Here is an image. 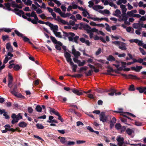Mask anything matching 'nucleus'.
<instances>
[{"instance_id": "423d86ee", "label": "nucleus", "mask_w": 146, "mask_h": 146, "mask_svg": "<svg viewBox=\"0 0 146 146\" xmlns=\"http://www.w3.org/2000/svg\"><path fill=\"white\" fill-rule=\"evenodd\" d=\"M72 54L74 55V57L76 58H78V57L80 55V53L78 51H77L74 48V45L72 46Z\"/></svg>"}, {"instance_id": "393cba45", "label": "nucleus", "mask_w": 146, "mask_h": 146, "mask_svg": "<svg viewBox=\"0 0 146 146\" xmlns=\"http://www.w3.org/2000/svg\"><path fill=\"white\" fill-rule=\"evenodd\" d=\"M120 43V45L119 46V48L123 50H126L127 48L125 45V44L122 42Z\"/></svg>"}, {"instance_id": "c756f323", "label": "nucleus", "mask_w": 146, "mask_h": 146, "mask_svg": "<svg viewBox=\"0 0 146 146\" xmlns=\"http://www.w3.org/2000/svg\"><path fill=\"white\" fill-rule=\"evenodd\" d=\"M127 2V0H118L116 2L117 4L118 5H121L122 3L125 4Z\"/></svg>"}, {"instance_id": "a878e982", "label": "nucleus", "mask_w": 146, "mask_h": 146, "mask_svg": "<svg viewBox=\"0 0 146 146\" xmlns=\"http://www.w3.org/2000/svg\"><path fill=\"white\" fill-rule=\"evenodd\" d=\"M119 17V19H118V21H124L125 22L127 20V17L124 15H122L121 17L120 16Z\"/></svg>"}, {"instance_id": "58836bf2", "label": "nucleus", "mask_w": 146, "mask_h": 146, "mask_svg": "<svg viewBox=\"0 0 146 146\" xmlns=\"http://www.w3.org/2000/svg\"><path fill=\"white\" fill-rule=\"evenodd\" d=\"M27 125V124L24 122H22L19 124V125L21 127H25Z\"/></svg>"}, {"instance_id": "39448f33", "label": "nucleus", "mask_w": 146, "mask_h": 146, "mask_svg": "<svg viewBox=\"0 0 146 146\" xmlns=\"http://www.w3.org/2000/svg\"><path fill=\"white\" fill-rule=\"evenodd\" d=\"M99 116L100 120L103 122H106L107 120L108 116L106 115L105 113L104 112H102Z\"/></svg>"}, {"instance_id": "e433bc0d", "label": "nucleus", "mask_w": 146, "mask_h": 146, "mask_svg": "<svg viewBox=\"0 0 146 146\" xmlns=\"http://www.w3.org/2000/svg\"><path fill=\"white\" fill-rule=\"evenodd\" d=\"M58 139H60V141L62 144H64L66 142V138L64 137H59Z\"/></svg>"}, {"instance_id": "72a5a7b5", "label": "nucleus", "mask_w": 146, "mask_h": 146, "mask_svg": "<svg viewBox=\"0 0 146 146\" xmlns=\"http://www.w3.org/2000/svg\"><path fill=\"white\" fill-rule=\"evenodd\" d=\"M22 68V66L21 65H19L18 64H16L15 65L14 69L15 71H18L21 69Z\"/></svg>"}, {"instance_id": "7ed1b4c3", "label": "nucleus", "mask_w": 146, "mask_h": 146, "mask_svg": "<svg viewBox=\"0 0 146 146\" xmlns=\"http://www.w3.org/2000/svg\"><path fill=\"white\" fill-rule=\"evenodd\" d=\"M11 117L13 119L12 121V123L14 124L18 122V120L22 118V117L20 113H19L17 115L15 113H13L11 116Z\"/></svg>"}, {"instance_id": "4d7b16f0", "label": "nucleus", "mask_w": 146, "mask_h": 146, "mask_svg": "<svg viewBox=\"0 0 146 146\" xmlns=\"http://www.w3.org/2000/svg\"><path fill=\"white\" fill-rule=\"evenodd\" d=\"M36 109L38 112H41L42 110L41 108L39 106H37L36 108Z\"/></svg>"}, {"instance_id": "0e129e2a", "label": "nucleus", "mask_w": 146, "mask_h": 146, "mask_svg": "<svg viewBox=\"0 0 146 146\" xmlns=\"http://www.w3.org/2000/svg\"><path fill=\"white\" fill-rule=\"evenodd\" d=\"M78 58L74 57L73 58V60L76 63H77L78 64L79 62H80V60H78Z\"/></svg>"}, {"instance_id": "ea45409f", "label": "nucleus", "mask_w": 146, "mask_h": 146, "mask_svg": "<svg viewBox=\"0 0 146 146\" xmlns=\"http://www.w3.org/2000/svg\"><path fill=\"white\" fill-rule=\"evenodd\" d=\"M107 59L109 61H112L115 60V58L111 55H109L107 58Z\"/></svg>"}, {"instance_id": "f03ea898", "label": "nucleus", "mask_w": 146, "mask_h": 146, "mask_svg": "<svg viewBox=\"0 0 146 146\" xmlns=\"http://www.w3.org/2000/svg\"><path fill=\"white\" fill-rule=\"evenodd\" d=\"M31 17H34V19H32L31 18H29L28 21H31L32 23L34 24H37L38 20L36 15V13L34 11H32L31 13Z\"/></svg>"}, {"instance_id": "412c9836", "label": "nucleus", "mask_w": 146, "mask_h": 146, "mask_svg": "<svg viewBox=\"0 0 146 146\" xmlns=\"http://www.w3.org/2000/svg\"><path fill=\"white\" fill-rule=\"evenodd\" d=\"M83 27L84 29L86 31L87 33H90L92 29L88 25H84L83 26Z\"/></svg>"}, {"instance_id": "603ef678", "label": "nucleus", "mask_w": 146, "mask_h": 146, "mask_svg": "<svg viewBox=\"0 0 146 146\" xmlns=\"http://www.w3.org/2000/svg\"><path fill=\"white\" fill-rule=\"evenodd\" d=\"M121 125L119 123H116L115 125V127L117 129H121Z\"/></svg>"}, {"instance_id": "5fc2aeb1", "label": "nucleus", "mask_w": 146, "mask_h": 146, "mask_svg": "<svg viewBox=\"0 0 146 146\" xmlns=\"http://www.w3.org/2000/svg\"><path fill=\"white\" fill-rule=\"evenodd\" d=\"M139 19V22L145 21L146 20V17L145 16H143Z\"/></svg>"}, {"instance_id": "680f3d73", "label": "nucleus", "mask_w": 146, "mask_h": 146, "mask_svg": "<svg viewBox=\"0 0 146 146\" xmlns=\"http://www.w3.org/2000/svg\"><path fill=\"white\" fill-rule=\"evenodd\" d=\"M88 3L89 4V5H88V6L89 7H93V6L94 5V3L92 0L91 1H89Z\"/></svg>"}, {"instance_id": "8fccbe9b", "label": "nucleus", "mask_w": 146, "mask_h": 146, "mask_svg": "<svg viewBox=\"0 0 146 146\" xmlns=\"http://www.w3.org/2000/svg\"><path fill=\"white\" fill-rule=\"evenodd\" d=\"M105 25L106 26V29L107 31H108L111 32V28L110 27L109 25L107 23L105 24Z\"/></svg>"}, {"instance_id": "49530a36", "label": "nucleus", "mask_w": 146, "mask_h": 146, "mask_svg": "<svg viewBox=\"0 0 146 146\" xmlns=\"http://www.w3.org/2000/svg\"><path fill=\"white\" fill-rule=\"evenodd\" d=\"M5 58L3 61V63L4 64H5L7 63L8 62L9 60L11 59V57L8 58L7 57V56L6 55H5Z\"/></svg>"}, {"instance_id": "b1692460", "label": "nucleus", "mask_w": 146, "mask_h": 146, "mask_svg": "<svg viewBox=\"0 0 146 146\" xmlns=\"http://www.w3.org/2000/svg\"><path fill=\"white\" fill-rule=\"evenodd\" d=\"M143 25H141L139 23H134L133 25V27L136 29H141V28L142 27Z\"/></svg>"}, {"instance_id": "f3484780", "label": "nucleus", "mask_w": 146, "mask_h": 146, "mask_svg": "<svg viewBox=\"0 0 146 146\" xmlns=\"http://www.w3.org/2000/svg\"><path fill=\"white\" fill-rule=\"evenodd\" d=\"M15 13L20 17L24 14V12L21 10H19L17 9H15Z\"/></svg>"}, {"instance_id": "bb28decb", "label": "nucleus", "mask_w": 146, "mask_h": 146, "mask_svg": "<svg viewBox=\"0 0 146 146\" xmlns=\"http://www.w3.org/2000/svg\"><path fill=\"white\" fill-rule=\"evenodd\" d=\"M93 9L96 10L98 11L99 9H102L104 8V7L99 5H96L93 7Z\"/></svg>"}, {"instance_id": "c85d7f7f", "label": "nucleus", "mask_w": 146, "mask_h": 146, "mask_svg": "<svg viewBox=\"0 0 146 146\" xmlns=\"http://www.w3.org/2000/svg\"><path fill=\"white\" fill-rule=\"evenodd\" d=\"M60 15L61 17L63 18H66L67 17H69L71 15L70 13H67L65 14L64 13L61 12L60 14Z\"/></svg>"}, {"instance_id": "338daca9", "label": "nucleus", "mask_w": 146, "mask_h": 146, "mask_svg": "<svg viewBox=\"0 0 146 146\" xmlns=\"http://www.w3.org/2000/svg\"><path fill=\"white\" fill-rule=\"evenodd\" d=\"M32 2L30 0H27L25 3V4L28 5H31L32 4Z\"/></svg>"}, {"instance_id": "4be33fe9", "label": "nucleus", "mask_w": 146, "mask_h": 146, "mask_svg": "<svg viewBox=\"0 0 146 146\" xmlns=\"http://www.w3.org/2000/svg\"><path fill=\"white\" fill-rule=\"evenodd\" d=\"M70 66L72 68V70L74 72H75L76 71V69L77 68V66L76 64H75L72 62L69 63Z\"/></svg>"}, {"instance_id": "774afa93", "label": "nucleus", "mask_w": 146, "mask_h": 146, "mask_svg": "<svg viewBox=\"0 0 146 146\" xmlns=\"http://www.w3.org/2000/svg\"><path fill=\"white\" fill-rule=\"evenodd\" d=\"M93 71L92 70H89L88 72L86 73V74L87 76H90L92 75V73H93Z\"/></svg>"}, {"instance_id": "e2e57ef3", "label": "nucleus", "mask_w": 146, "mask_h": 146, "mask_svg": "<svg viewBox=\"0 0 146 146\" xmlns=\"http://www.w3.org/2000/svg\"><path fill=\"white\" fill-rule=\"evenodd\" d=\"M79 38V36H76L75 37H74L73 38V41L74 42L76 43H77V41Z\"/></svg>"}, {"instance_id": "9d476101", "label": "nucleus", "mask_w": 146, "mask_h": 146, "mask_svg": "<svg viewBox=\"0 0 146 146\" xmlns=\"http://www.w3.org/2000/svg\"><path fill=\"white\" fill-rule=\"evenodd\" d=\"M4 127L8 131H12V132H15L16 130H18L17 128L15 129L11 128V126L9 124L5 125L4 126Z\"/></svg>"}, {"instance_id": "6e6d98bb", "label": "nucleus", "mask_w": 146, "mask_h": 146, "mask_svg": "<svg viewBox=\"0 0 146 146\" xmlns=\"http://www.w3.org/2000/svg\"><path fill=\"white\" fill-rule=\"evenodd\" d=\"M121 42H119V41H116L112 42V43H113L114 44L118 46V47H119V46L120 45V44L121 43H121Z\"/></svg>"}, {"instance_id": "6ab92c4d", "label": "nucleus", "mask_w": 146, "mask_h": 146, "mask_svg": "<svg viewBox=\"0 0 146 146\" xmlns=\"http://www.w3.org/2000/svg\"><path fill=\"white\" fill-rule=\"evenodd\" d=\"M142 68V66H136L132 67L131 68L132 70H134L137 72H139Z\"/></svg>"}, {"instance_id": "79ce46f5", "label": "nucleus", "mask_w": 146, "mask_h": 146, "mask_svg": "<svg viewBox=\"0 0 146 146\" xmlns=\"http://www.w3.org/2000/svg\"><path fill=\"white\" fill-rule=\"evenodd\" d=\"M54 11L55 12L58 13L60 15L62 12V11L60 8H57L56 7H54Z\"/></svg>"}, {"instance_id": "20e7f679", "label": "nucleus", "mask_w": 146, "mask_h": 146, "mask_svg": "<svg viewBox=\"0 0 146 146\" xmlns=\"http://www.w3.org/2000/svg\"><path fill=\"white\" fill-rule=\"evenodd\" d=\"M116 140L117 141V145L119 146H126V143L124 141V138L121 136H117Z\"/></svg>"}, {"instance_id": "1a4fd4ad", "label": "nucleus", "mask_w": 146, "mask_h": 146, "mask_svg": "<svg viewBox=\"0 0 146 146\" xmlns=\"http://www.w3.org/2000/svg\"><path fill=\"white\" fill-rule=\"evenodd\" d=\"M129 41L131 43L135 42L137 43L140 46H142L143 44L141 41L137 39H132L129 40Z\"/></svg>"}, {"instance_id": "c03bdc74", "label": "nucleus", "mask_w": 146, "mask_h": 146, "mask_svg": "<svg viewBox=\"0 0 146 146\" xmlns=\"http://www.w3.org/2000/svg\"><path fill=\"white\" fill-rule=\"evenodd\" d=\"M49 108L50 109V112H52L55 115H58L59 114V113L57 111H55V110L54 109H52L50 108Z\"/></svg>"}, {"instance_id": "aec40b11", "label": "nucleus", "mask_w": 146, "mask_h": 146, "mask_svg": "<svg viewBox=\"0 0 146 146\" xmlns=\"http://www.w3.org/2000/svg\"><path fill=\"white\" fill-rule=\"evenodd\" d=\"M87 18L92 19L94 21H97L98 22L101 21V18H100L95 16L94 17L91 16H88Z\"/></svg>"}, {"instance_id": "0eeeda50", "label": "nucleus", "mask_w": 146, "mask_h": 146, "mask_svg": "<svg viewBox=\"0 0 146 146\" xmlns=\"http://www.w3.org/2000/svg\"><path fill=\"white\" fill-rule=\"evenodd\" d=\"M8 86L11 89L12 87L13 86V84L12 83L13 81V78L12 75L10 74H8Z\"/></svg>"}, {"instance_id": "4468645a", "label": "nucleus", "mask_w": 146, "mask_h": 146, "mask_svg": "<svg viewBox=\"0 0 146 146\" xmlns=\"http://www.w3.org/2000/svg\"><path fill=\"white\" fill-rule=\"evenodd\" d=\"M98 30L97 29L94 28L92 29L90 33H87L89 34V36L90 38L91 39L94 38V34L93 33L94 32H97Z\"/></svg>"}, {"instance_id": "f704fd0d", "label": "nucleus", "mask_w": 146, "mask_h": 146, "mask_svg": "<svg viewBox=\"0 0 146 146\" xmlns=\"http://www.w3.org/2000/svg\"><path fill=\"white\" fill-rule=\"evenodd\" d=\"M58 98L59 100L62 102H65L67 100V99L66 97H62L61 96H58Z\"/></svg>"}, {"instance_id": "dca6fc26", "label": "nucleus", "mask_w": 146, "mask_h": 146, "mask_svg": "<svg viewBox=\"0 0 146 146\" xmlns=\"http://www.w3.org/2000/svg\"><path fill=\"white\" fill-rule=\"evenodd\" d=\"M75 36V34L72 33H68V38L69 41H73V38Z\"/></svg>"}, {"instance_id": "cd10ccee", "label": "nucleus", "mask_w": 146, "mask_h": 146, "mask_svg": "<svg viewBox=\"0 0 146 146\" xmlns=\"http://www.w3.org/2000/svg\"><path fill=\"white\" fill-rule=\"evenodd\" d=\"M6 48L10 52H12L13 50V47L11 46L10 42H8L7 44Z\"/></svg>"}, {"instance_id": "ddd939ff", "label": "nucleus", "mask_w": 146, "mask_h": 146, "mask_svg": "<svg viewBox=\"0 0 146 146\" xmlns=\"http://www.w3.org/2000/svg\"><path fill=\"white\" fill-rule=\"evenodd\" d=\"M137 13V11L136 10H131L130 11H128L127 12V15L130 17H134L135 13Z\"/></svg>"}, {"instance_id": "473e14b6", "label": "nucleus", "mask_w": 146, "mask_h": 146, "mask_svg": "<svg viewBox=\"0 0 146 146\" xmlns=\"http://www.w3.org/2000/svg\"><path fill=\"white\" fill-rule=\"evenodd\" d=\"M121 14V12L118 9H116L113 15L114 16L117 17H119Z\"/></svg>"}, {"instance_id": "9b49d317", "label": "nucleus", "mask_w": 146, "mask_h": 146, "mask_svg": "<svg viewBox=\"0 0 146 146\" xmlns=\"http://www.w3.org/2000/svg\"><path fill=\"white\" fill-rule=\"evenodd\" d=\"M116 64H113V65L115 66L116 68H119L120 65H121L123 67H125L127 63L124 62H119L117 61H115Z\"/></svg>"}, {"instance_id": "a18cd8bd", "label": "nucleus", "mask_w": 146, "mask_h": 146, "mask_svg": "<svg viewBox=\"0 0 146 146\" xmlns=\"http://www.w3.org/2000/svg\"><path fill=\"white\" fill-rule=\"evenodd\" d=\"M37 128L38 129H42L44 128V127L41 124L37 123L36 125Z\"/></svg>"}, {"instance_id": "2eb2a0df", "label": "nucleus", "mask_w": 146, "mask_h": 146, "mask_svg": "<svg viewBox=\"0 0 146 146\" xmlns=\"http://www.w3.org/2000/svg\"><path fill=\"white\" fill-rule=\"evenodd\" d=\"M126 133L129 135H131L132 137H133V136H132L131 135L134 132V129L132 128L130 129L129 128H127L126 130Z\"/></svg>"}, {"instance_id": "3c124183", "label": "nucleus", "mask_w": 146, "mask_h": 146, "mask_svg": "<svg viewBox=\"0 0 146 146\" xmlns=\"http://www.w3.org/2000/svg\"><path fill=\"white\" fill-rule=\"evenodd\" d=\"M88 68V67L86 66L82 67L79 70V72H81L83 70H86Z\"/></svg>"}, {"instance_id": "2f4dec72", "label": "nucleus", "mask_w": 146, "mask_h": 146, "mask_svg": "<svg viewBox=\"0 0 146 146\" xmlns=\"http://www.w3.org/2000/svg\"><path fill=\"white\" fill-rule=\"evenodd\" d=\"M136 89L139 91L140 93H142L144 92L145 90H146V87H138Z\"/></svg>"}, {"instance_id": "bf43d9fd", "label": "nucleus", "mask_w": 146, "mask_h": 146, "mask_svg": "<svg viewBox=\"0 0 146 146\" xmlns=\"http://www.w3.org/2000/svg\"><path fill=\"white\" fill-rule=\"evenodd\" d=\"M139 13L142 15H144L145 13V11L142 9H139Z\"/></svg>"}, {"instance_id": "864d4df0", "label": "nucleus", "mask_w": 146, "mask_h": 146, "mask_svg": "<svg viewBox=\"0 0 146 146\" xmlns=\"http://www.w3.org/2000/svg\"><path fill=\"white\" fill-rule=\"evenodd\" d=\"M50 38L51 39V40H52V42L55 44H56L57 43V40L55 38L52 36H51L50 37Z\"/></svg>"}, {"instance_id": "4c0bfd02", "label": "nucleus", "mask_w": 146, "mask_h": 146, "mask_svg": "<svg viewBox=\"0 0 146 146\" xmlns=\"http://www.w3.org/2000/svg\"><path fill=\"white\" fill-rule=\"evenodd\" d=\"M82 14L83 16L84 17H86L87 15H88V16H90V14L85 9L83 11H82Z\"/></svg>"}, {"instance_id": "6e6552de", "label": "nucleus", "mask_w": 146, "mask_h": 146, "mask_svg": "<svg viewBox=\"0 0 146 146\" xmlns=\"http://www.w3.org/2000/svg\"><path fill=\"white\" fill-rule=\"evenodd\" d=\"M64 56L67 62L70 63L72 62L71 58V55L69 53L67 52H66L64 53Z\"/></svg>"}, {"instance_id": "09e8293b", "label": "nucleus", "mask_w": 146, "mask_h": 146, "mask_svg": "<svg viewBox=\"0 0 146 146\" xmlns=\"http://www.w3.org/2000/svg\"><path fill=\"white\" fill-rule=\"evenodd\" d=\"M15 32L17 36L19 37H22L23 36V35L17 30H15Z\"/></svg>"}, {"instance_id": "de8ad7c7", "label": "nucleus", "mask_w": 146, "mask_h": 146, "mask_svg": "<svg viewBox=\"0 0 146 146\" xmlns=\"http://www.w3.org/2000/svg\"><path fill=\"white\" fill-rule=\"evenodd\" d=\"M138 6L139 7H143L144 8L146 7V4H144L142 1H140L138 3Z\"/></svg>"}, {"instance_id": "7c9ffc66", "label": "nucleus", "mask_w": 146, "mask_h": 146, "mask_svg": "<svg viewBox=\"0 0 146 146\" xmlns=\"http://www.w3.org/2000/svg\"><path fill=\"white\" fill-rule=\"evenodd\" d=\"M120 8H121L122 12L123 13H124L126 12L127 9L125 5H121Z\"/></svg>"}, {"instance_id": "69168bd1", "label": "nucleus", "mask_w": 146, "mask_h": 146, "mask_svg": "<svg viewBox=\"0 0 146 146\" xmlns=\"http://www.w3.org/2000/svg\"><path fill=\"white\" fill-rule=\"evenodd\" d=\"M76 17V19L78 20H80L82 18L81 15L79 14H77Z\"/></svg>"}, {"instance_id": "c9c22d12", "label": "nucleus", "mask_w": 146, "mask_h": 146, "mask_svg": "<svg viewBox=\"0 0 146 146\" xmlns=\"http://www.w3.org/2000/svg\"><path fill=\"white\" fill-rule=\"evenodd\" d=\"M128 79H137L139 78L136 76L135 75H132L131 74H129L128 75Z\"/></svg>"}, {"instance_id": "5701e85b", "label": "nucleus", "mask_w": 146, "mask_h": 146, "mask_svg": "<svg viewBox=\"0 0 146 146\" xmlns=\"http://www.w3.org/2000/svg\"><path fill=\"white\" fill-rule=\"evenodd\" d=\"M50 27L54 33L58 30V26L56 25H54L52 24H51Z\"/></svg>"}, {"instance_id": "f8f14e48", "label": "nucleus", "mask_w": 146, "mask_h": 146, "mask_svg": "<svg viewBox=\"0 0 146 146\" xmlns=\"http://www.w3.org/2000/svg\"><path fill=\"white\" fill-rule=\"evenodd\" d=\"M71 90L74 93L78 96H80L82 94V92L81 90H79L73 88L71 89Z\"/></svg>"}, {"instance_id": "37998d69", "label": "nucleus", "mask_w": 146, "mask_h": 146, "mask_svg": "<svg viewBox=\"0 0 146 146\" xmlns=\"http://www.w3.org/2000/svg\"><path fill=\"white\" fill-rule=\"evenodd\" d=\"M54 33L56 37L59 38H61L62 37L61 33L60 32H57V31Z\"/></svg>"}, {"instance_id": "f257e3e1", "label": "nucleus", "mask_w": 146, "mask_h": 146, "mask_svg": "<svg viewBox=\"0 0 146 146\" xmlns=\"http://www.w3.org/2000/svg\"><path fill=\"white\" fill-rule=\"evenodd\" d=\"M17 88V86L15 84L14 86V88L11 90L10 92L12 94L14 95L15 96L22 99H25V97L22 95L21 94L18 93L16 92V90Z\"/></svg>"}, {"instance_id": "13d9d810", "label": "nucleus", "mask_w": 146, "mask_h": 146, "mask_svg": "<svg viewBox=\"0 0 146 146\" xmlns=\"http://www.w3.org/2000/svg\"><path fill=\"white\" fill-rule=\"evenodd\" d=\"M102 52V49L101 48H99L97 50L95 54L96 55H99Z\"/></svg>"}, {"instance_id": "a211bd4d", "label": "nucleus", "mask_w": 146, "mask_h": 146, "mask_svg": "<svg viewBox=\"0 0 146 146\" xmlns=\"http://www.w3.org/2000/svg\"><path fill=\"white\" fill-rule=\"evenodd\" d=\"M56 21L63 25L66 24L67 23V22H66L65 20L62 19L59 16H58L56 18Z\"/></svg>"}, {"instance_id": "052dcab7", "label": "nucleus", "mask_w": 146, "mask_h": 146, "mask_svg": "<svg viewBox=\"0 0 146 146\" xmlns=\"http://www.w3.org/2000/svg\"><path fill=\"white\" fill-rule=\"evenodd\" d=\"M5 5L7 8L9 10H10V5L9 3H5Z\"/></svg>"}, {"instance_id": "a19ab883", "label": "nucleus", "mask_w": 146, "mask_h": 146, "mask_svg": "<svg viewBox=\"0 0 146 146\" xmlns=\"http://www.w3.org/2000/svg\"><path fill=\"white\" fill-rule=\"evenodd\" d=\"M86 63V61L85 60H83L81 62L80 60V62L78 64V65L79 66H83Z\"/></svg>"}]
</instances>
